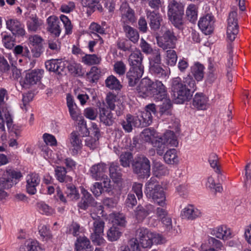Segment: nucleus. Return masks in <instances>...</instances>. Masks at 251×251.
I'll return each instance as SVG.
<instances>
[{
  "mask_svg": "<svg viewBox=\"0 0 251 251\" xmlns=\"http://www.w3.org/2000/svg\"><path fill=\"white\" fill-rule=\"evenodd\" d=\"M138 127H146L152 123V115L148 112H141L139 115L136 116Z\"/></svg>",
  "mask_w": 251,
  "mask_h": 251,
  "instance_id": "cd10ccee",
  "label": "nucleus"
},
{
  "mask_svg": "<svg viewBox=\"0 0 251 251\" xmlns=\"http://www.w3.org/2000/svg\"><path fill=\"white\" fill-rule=\"evenodd\" d=\"M47 23V31L55 37H59L60 34L62 24L65 28L66 34H69L72 32L73 26L71 21L64 15H61L59 18L54 15L50 16L48 18Z\"/></svg>",
  "mask_w": 251,
  "mask_h": 251,
  "instance_id": "f03ea898",
  "label": "nucleus"
},
{
  "mask_svg": "<svg viewBox=\"0 0 251 251\" xmlns=\"http://www.w3.org/2000/svg\"><path fill=\"white\" fill-rule=\"evenodd\" d=\"M43 72L42 70H35L27 74L25 79L20 81L21 85L23 88H27L30 85L36 84L40 81Z\"/></svg>",
  "mask_w": 251,
  "mask_h": 251,
  "instance_id": "9b49d317",
  "label": "nucleus"
},
{
  "mask_svg": "<svg viewBox=\"0 0 251 251\" xmlns=\"http://www.w3.org/2000/svg\"><path fill=\"white\" fill-rule=\"evenodd\" d=\"M165 161L170 164H173L177 161L176 150L174 149H170L167 151L164 155Z\"/></svg>",
  "mask_w": 251,
  "mask_h": 251,
  "instance_id": "a18cd8bd",
  "label": "nucleus"
},
{
  "mask_svg": "<svg viewBox=\"0 0 251 251\" xmlns=\"http://www.w3.org/2000/svg\"><path fill=\"white\" fill-rule=\"evenodd\" d=\"M149 58L150 63H161V52L159 49H154Z\"/></svg>",
  "mask_w": 251,
  "mask_h": 251,
  "instance_id": "338daca9",
  "label": "nucleus"
},
{
  "mask_svg": "<svg viewBox=\"0 0 251 251\" xmlns=\"http://www.w3.org/2000/svg\"><path fill=\"white\" fill-rule=\"evenodd\" d=\"M167 89L161 81H153L152 90L150 97L152 98L155 101L162 100L166 97Z\"/></svg>",
  "mask_w": 251,
  "mask_h": 251,
  "instance_id": "4468645a",
  "label": "nucleus"
},
{
  "mask_svg": "<svg viewBox=\"0 0 251 251\" xmlns=\"http://www.w3.org/2000/svg\"><path fill=\"white\" fill-rule=\"evenodd\" d=\"M109 174L113 180L118 182L122 177L121 170L118 163L112 162L110 164L109 168Z\"/></svg>",
  "mask_w": 251,
  "mask_h": 251,
  "instance_id": "c9c22d12",
  "label": "nucleus"
},
{
  "mask_svg": "<svg viewBox=\"0 0 251 251\" xmlns=\"http://www.w3.org/2000/svg\"><path fill=\"white\" fill-rule=\"evenodd\" d=\"M153 209V207L151 204L138 205L135 210V216L138 220L142 221L152 212Z\"/></svg>",
  "mask_w": 251,
  "mask_h": 251,
  "instance_id": "a878e982",
  "label": "nucleus"
},
{
  "mask_svg": "<svg viewBox=\"0 0 251 251\" xmlns=\"http://www.w3.org/2000/svg\"><path fill=\"white\" fill-rule=\"evenodd\" d=\"M145 193L148 198H151L159 205H166L165 194L155 178L151 177L147 182Z\"/></svg>",
  "mask_w": 251,
  "mask_h": 251,
  "instance_id": "20e7f679",
  "label": "nucleus"
},
{
  "mask_svg": "<svg viewBox=\"0 0 251 251\" xmlns=\"http://www.w3.org/2000/svg\"><path fill=\"white\" fill-rule=\"evenodd\" d=\"M123 27L126 36L133 43H137L139 39L137 30L127 25H123Z\"/></svg>",
  "mask_w": 251,
  "mask_h": 251,
  "instance_id": "2f4dec72",
  "label": "nucleus"
},
{
  "mask_svg": "<svg viewBox=\"0 0 251 251\" xmlns=\"http://www.w3.org/2000/svg\"><path fill=\"white\" fill-rule=\"evenodd\" d=\"M81 192L82 197L80 201L78 203V206L80 208L86 210L89 207H95L97 205V201L87 191L83 189Z\"/></svg>",
  "mask_w": 251,
  "mask_h": 251,
  "instance_id": "412c9836",
  "label": "nucleus"
},
{
  "mask_svg": "<svg viewBox=\"0 0 251 251\" xmlns=\"http://www.w3.org/2000/svg\"><path fill=\"white\" fill-rule=\"evenodd\" d=\"M155 134V131L154 129L146 128L142 132L141 137L143 140L147 142H152V139L154 137Z\"/></svg>",
  "mask_w": 251,
  "mask_h": 251,
  "instance_id": "3c124183",
  "label": "nucleus"
},
{
  "mask_svg": "<svg viewBox=\"0 0 251 251\" xmlns=\"http://www.w3.org/2000/svg\"><path fill=\"white\" fill-rule=\"evenodd\" d=\"M120 10L122 15V21L123 25L133 23L135 22V16L133 10L131 9L127 3H123Z\"/></svg>",
  "mask_w": 251,
  "mask_h": 251,
  "instance_id": "aec40b11",
  "label": "nucleus"
},
{
  "mask_svg": "<svg viewBox=\"0 0 251 251\" xmlns=\"http://www.w3.org/2000/svg\"><path fill=\"white\" fill-rule=\"evenodd\" d=\"M101 71L97 67L93 66L91 68L90 72L87 74L88 78L94 82L98 80L100 75Z\"/></svg>",
  "mask_w": 251,
  "mask_h": 251,
  "instance_id": "0e129e2a",
  "label": "nucleus"
},
{
  "mask_svg": "<svg viewBox=\"0 0 251 251\" xmlns=\"http://www.w3.org/2000/svg\"><path fill=\"white\" fill-rule=\"evenodd\" d=\"M177 55L174 50H169L166 51L167 63L170 66H174L177 60Z\"/></svg>",
  "mask_w": 251,
  "mask_h": 251,
  "instance_id": "680f3d73",
  "label": "nucleus"
},
{
  "mask_svg": "<svg viewBox=\"0 0 251 251\" xmlns=\"http://www.w3.org/2000/svg\"><path fill=\"white\" fill-rule=\"evenodd\" d=\"M106 165L103 163H99L93 165L90 169L91 176L96 180H100L104 177L106 172Z\"/></svg>",
  "mask_w": 251,
  "mask_h": 251,
  "instance_id": "4be33fe9",
  "label": "nucleus"
},
{
  "mask_svg": "<svg viewBox=\"0 0 251 251\" xmlns=\"http://www.w3.org/2000/svg\"><path fill=\"white\" fill-rule=\"evenodd\" d=\"M153 147L156 149L157 154L159 155H162L165 151L166 145L162 141V139L159 138H156L152 142Z\"/></svg>",
  "mask_w": 251,
  "mask_h": 251,
  "instance_id": "49530a36",
  "label": "nucleus"
},
{
  "mask_svg": "<svg viewBox=\"0 0 251 251\" xmlns=\"http://www.w3.org/2000/svg\"><path fill=\"white\" fill-rule=\"evenodd\" d=\"M43 24V22L42 20L39 19L36 16L32 17L31 21L27 23V27L29 30L35 32L40 28Z\"/></svg>",
  "mask_w": 251,
  "mask_h": 251,
  "instance_id": "37998d69",
  "label": "nucleus"
},
{
  "mask_svg": "<svg viewBox=\"0 0 251 251\" xmlns=\"http://www.w3.org/2000/svg\"><path fill=\"white\" fill-rule=\"evenodd\" d=\"M168 7L169 20L174 26L180 28L183 23L184 6L182 3L176 0H171Z\"/></svg>",
  "mask_w": 251,
  "mask_h": 251,
  "instance_id": "39448f33",
  "label": "nucleus"
},
{
  "mask_svg": "<svg viewBox=\"0 0 251 251\" xmlns=\"http://www.w3.org/2000/svg\"><path fill=\"white\" fill-rule=\"evenodd\" d=\"M176 40L173 31L170 29H166L161 39H157V44L163 50L174 48Z\"/></svg>",
  "mask_w": 251,
  "mask_h": 251,
  "instance_id": "9d476101",
  "label": "nucleus"
},
{
  "mask_svg": "<svg viewBox=\"0 0 251 251\" xmlns=\"http://www.w3.org/2000/svg\"><path fill=\"white\" fill-rule=\"evenodd\" d=\"M143 55L140 50L133 51L129 56L128 62L130 67H135L143 66L142 65Z\"/></svg>",
  "mask_w": 251,
  "mask_h": 251,
  "instance_id": "c85d7f7f",
  "label": "nucleus"
},
{
  "mask_svg": "<svg viewBox=\"0 0 251 251\" xmlns=\"http://www.w3.org/2000/svg\"><path fill=\"white\" fill-rule=\"evenodd\" d=\"M40 182V177L38 174L32 173L26 177V189L27 192L30 195H34L37 192L36 187Z\"/></svg>",
  "mask_w": 251,
  "mask_h": 251,
  "instance_id": "6ab92c4d",
  "label": "nucleus"
},
{
  "mask_svg": "<svg viewBox=\"0 0 251 251\" xmlns=\"http://www.w3.org/2000/svg\"><path fill=\"white\" fill-rule=\"evenodd\" d=\"M193 105L198 109H206L207 106V98L202 94H196L193 98Z\"/></svg>",
  "mask_w": 251,
  "mask_h": 251,
  "instance_id": "c756f323",
  "label": "nucleus"
},
{
  "mask_svg": "<svg viewBox=\"0 0 251 251\" xmlns=\"http://www.w3.org/2000/svg\"><path fill=\"white\" fill-rule=\"evenodd\" d=\"M144 73V66L132 67H130L126 73V78L128 80V85L133 87L142 76Z\"/></svg>",
  "mask_w": 251,
  "mask_h": 251,
  "instance_id": "ddd939ff",
  "label": "nucleus"
},
{
  "mask_svg": "<svg viewBox=\"0 0 251 251\" xmlns=\"http://www.w3.org/2000/svg\"><path fill=\"white\" fill-rule=\"evenodd\" d=\"M218 160V156L215 153H212L210 154L208 159V161L211 167L215 170V172L216 173H217L219 175H220V176H222V175L221 174L220 169L219 168V167L217 165Z\"/></svg>",
  "mask_w": 251,
  "mask_h": 251,
  "instance_id": "4d7b16f0",
  "label": "nucleus"
},
{
  "mask_svg": "<svg viewBox=\"0 0 251 251\" xmlns=\"http://www.w3.org/2000/svg\"><path fill=\"white\" fill-rule=\"evenodd\" d=\"M237 13L235 11H231L227 19L226 30L227 38L230 41H233L238 33V25L237 23Z\"/></svg>",
  "mask_w": 251,
  "mask_h": 251,
  "instance_id": "1a4fd4ad",
  "label": "nucleus"
},
{
  "mask_svg": "<svg viewBox=\"0 0 251 251\" xmlns=\"http://www.w3.org/2000/svg\"><path fill=\"white\" fill-rule=\"evenodd\" d=\"M93 220V226L91 227L92 230L91 238L93 242L101 245L104 243L102 236L105 223L102 219Z\"/></svg>",
  "mask_w": 251,
  "mask_h": 251,
  "instance_id": "0eeeda50",
  "label": "nucleus"
},
{
  "mask_svg": "<svg viewBox=\"0 0 251 251\" xmlns=\"http://www.w3.org/2000/svg\"><path fill=\"white\" fill-rule=\"evenodd\" d=\"M86 1V5L93 7L96 6V4L100 2H101L103 4L105 8L108 10L109 12H111L113 11L115 6L114 4L112 2L111 0H85Z\"/></svg>",
  "mask_w": 251,
  "mask_h": 251,
  "instance_id": "f704fd0d",
  "label": "nucleus"
},
{
  "mask_svg": "<svg viewBox=\"0 0 251 251\" xmlns=\"http://www.w3.org/2000/svg\"><path fill=\"white\" fill-rule=\"evenodd\" d=\"M136 238H133L129 240L134 239L137 241V243L138 245L140 243L141 246L144 248H150L152 246V241H151V232L149 231L148 229L144 227H140L137 229L136 231ZM138 248H139V246H138ZM139 251L140 248H139Z\"/></svg>",
  "mask_w": 251,
  "mask_h": 251,
  "instance_id": "6e6552de",
  "label": "nucleus"
},
{
  "mask_svg": "<svg viewBox=\"0 0 251 251\" xmlns=\"http://www.w3.org/2000/svg\"><path fill=\"white\" fill-rule=\"evenodd\" d=\"M106 86L110 89L119 90L122 86L117 78L113 75L108 76L105 80Z\"/></svg>",
  "mask_w": 251,
  "mask_h": 251,
  "instance_id": "a19ab883",
  "label": "nucleus"
},
{
  "mask_svg": "<svg viewBox=\"0 0 251 251\" xmlns=\"http://www.w3.org/2000/svg\"><path fill=\"white\" fill-rule=\"evenodd\" d=\"M150 72L155 77L161 79H166L167 76L166 71L162 67L151 70Z\"/></svg>",
  "mask_w": 251,
  "mask_h": 251,
  "instance_id": "69168bd1",
  "label": "nucleus"
},
{
  "mask_svg": "<svg viewBox=\"0 0 251 251\" xmlns=\"http://www.w3.org/2000/svg\"><path fill=\"white\" fill-rule=\"evenodd\" d=\"M37 207L40 212L47 216L52 215L55 212L53 209L44 202H38Z\"/></svg>",
  "mask_w": 251,
  "mask_h": 251,
  "instance_id": "09e8293b",
  "label": "nucleus"
},
{
  "mask_svg": "<svg viewBox=\"0 0 251 251\" xmlns=\"http://www.w3.org/2000/svg\"><path fill=\"white\" fill-rule=\"evenodd\" d=\"M119 99L117 96L112 93H108L105 99L107 106L111 110H115V108L117 104L119 103Z\"/></svg>",
  "mask_w": 251,
  "mask_h": 251,
  "instance_id": "ea45409f",
  "label": "nucleus"
},
{
  "mask_svg": "<svg viewBox=\"0 0 251 251\" xmlns=\"http://www.w3.org/2000/svg\"><path fill=\"white\" fill-rule=\"evenodd\" d=\"M186 16L187 19L191 23H195L198 18L197 6L194 4H190L187 8Z\"/></svg>",
  "mask_w": 251,
  "mask_h": 251,
  "instance_id": "4c0bfd02",
  "label": "nucleus"
},
{
  "mask_svg": "<svg viewBox=\"0 0 251 251\" xmlns=\"http://www.w3.org/2000/svg\"><path fill=\"white\" fill-rule=\"evenodd\" d=\"M134 173L141 178L148 177L150 176L151 165L150 160L144 155L135 158L132 164Z\"/></svg>",
  "mask_w": 251,
  "mask_h": 251,
  "instance_id": "423d86ee",
  "label": "nucleus"
},
{
  "mask_svg": "<svg viewBox=\"0 0 251 251\" xmlns=\"http://www.w3.org/2000/svg\"><path fill=\"white\" fill-rule=\"evenodd\" d=\"M191 72L197 81H201L204 75V66L203 65L197 62L191 67Z\"/></svg>",
  "mask_w": 251,
  "mask_h": 251,
  "instance_id": "e433bc0d",
  "label": "nucleus"
},
{
  "mask_svg": "<svg viewBox=\"0 0 251 251\" xmlns=\"http://www.w3.org/2000/svg\"><path fill=\"white\" fill-rule=\"evenodd\" d=\"M75 249L77 251H92V246L89 240L85 236H79L75 244Z\"/></svg>",
  "mask_w": 251,
  "mask_h": 251,
  "instance_id": "7c9ffc66",
  "label": "nucleus"
},
{
  "mask_svg": "<svg viewBox=\"0 0 251 251\" xmlns=\"http://www.w3.org/2000/svg\"><path fill=\"white\" fill-rule=\"evenodd\" d=\"M46 68L50 71L61 75L65 72L66 67L70 73L78 76L82 75L81 66L75 63H68L59 60H50L46 62Z\"/></svg>",
  "mask_w": 251,
  "mask_h": 251,
  "instance_id": "7ed1b4c3",
  "label": "nucleus"
},
{
  "mask_svg": "<svg viewBox=\"0 0 251 251\" xmlns=\"http://www.w3.org/2000/svg\"><path fill=\"white\" fill-rule=\"evenodd\" d=\"M137 122L136 117L130 114L127 115L125 121H123L122 123V126L124 129L127 132H130L133 127H138V125Z\"/></svg>",
  "mask_w": 251,
  "mask_h": 251,
  "instance_id": "473e14b6",
  "label": "nucleus"
},
{
  "mask_svg": "<svg viewBox=\"0 0 251 251\" xmlns=\"http://www.w3.org/2000/svg\"><path fill=\"white\" fill-rule=\"evenodd\" d=\"M146 14L151 29L153 31L158 30L162 21V18L160 13L155 10L146 9Z\"/></svg>",
  "mask_w": 251,
  "mask_h": 251,
  "instance_id": "2eb2a0df",
  "label": "nucleus"
},
{
  "mask_svg": "<svg viewBox=\"0 0 251 251\" xmlns=\"http://www.w3.org/2000/svg\"><path fill=\"white\" fill-rule=\"evenodd\" d=\"M159 139H162V141L166 144H170L172 146L176 147L178 143L176 139L174 131H167L163 136L159 137Z\"/></svg>",
  "mask_w": 251,
  "mask_h": 251,
  "instance_id": "58836bf2",
  "label": "nucleus"
},
{
  "mask_svg": "<svg viewBox=\"0 0 251 251\" xmlns=\"http://www.w3.org/2000/svg\"><path fill=\"white\" fill-rule=\"evenodd\" d=\"M16 176L14 171L9 170L4 175V176L0 179V187L4 189L10 188L13 185L12 179Z\"/></svg>",
  "mask_w": 251,
  "mask_h": 251,
  "instance_id": "bb28decb",
  "label": "nucleus"
},
{
  "mask_svg": "<svg viewBox=\"0 0 251 251\" xmlns=\"http://www.w3.org/2000/svg\"><path fill=\"white\" fill-rule=\"evenodd\" d=\"M201 215L200 211L192 205H187L182 209L181 213V215L183 218L191 220L199 217Z\"/></svg>",
  "mask_w": 251,
  "mask_h": 251,
  "instance_id": "393cba45",
  "label": "nucleus"
},
{
  "mask_svg": "<svg viewBox=\"0 0 251 251\" xmlns=\"http://www.w3.org/2000/svg\"><path fill=\"white\" fill-rule=\"evenodd\" d=\"M122 228L113 225L107 231V237L111 242L117 241L122 236Z\"/></svg>",
  "mask_w": 251,
  "mask_h": 251,
  "instance_id": "72a5a7b5",
  "label": "nucleus"
},
{
  "mask_svg": "<svg viewBox=\"0 0 251 251\" xmlns=\"http://www.w3.org/2000/svg\"><path fill=\"white\" fill-rule=\"evenodd\" d=\"M153 81L148 77L143 78L136 87L139 95L143 98L150 97Z\"/></svg>",
  "mask_w": 251,
  "mask_h": 251,
  "instance_id": "f8f14e48",
  "label": "nucleus"
},
{
  "mask_svg": "<svg viewBox=\"0 0 251 251\" xmlns=\"http://www.w3.org/2000/svg\"><path fill=\"white\" fill-rule=\"evenodd\" d=\"M153 172L156 176H164L168 173L167 168L162 164L159 162L154 163L153 167Z\"/></svg>",
  "mask_w": 251,
  "mask_h": 251,
  "instance_id": "8fccbe9b",
  "label": "nucleus"
},
{
  "mask_svg": "<svg viewBox=\"0 0 251 251\" xmlns=\"http://www.w3.org/2000/svg\"><path fill=\"white\" fill-rule=\"evenodd\" d=\"M206 186L210 189L214 190L215 192H221L223 190V187L220 184H217L216 186L214 179L212 176L207 178Z\"/></svg>",
  "mask_w": 251,
  "mask_h": 251,
  "instance_id": "13d9d810",
  "label": "nucleus"
},
{
  "mask_svg": "<svg viewBox=\"0 0 251 251\" xmlns=\"http://www.w3.org/2000/svg\"><path fill=\"white\" fill-rule=\"evenodd\" d=\"M214 23L213 16L210 14H207L200 19L198 26L204 34H209L213 31Z\"/></svg>",
  "mask_w": 251,
  "mask_h": 251,
  "instance_id": "a211bd4d",
  "label": "nucleus"
},
{
  "mask_svg": "<svg viewBox=\"0 0 251 251\" xmlns=\"http://www.w3.org/2000/svg\"><path fill=\"white\" fill-rule=\"evenodd\" d=\"M201 251H219L225 249L223 243L212 237H208L207 242L202 243L200 247Z\"/></svg>",
  "mask_w": 251,
  "mask_h": 251,
  "instance_id": "dca6fc26",
  "label": "nucleus"
},
{
  "mask_svg": "<svg viewBox=\"0 0 251 251\" xmlns=\"http://www.w3.org/2000/svg\"><path fill=\"white\" fill-rule=\"evenodd\" d=\"M65 193L67 197L71 200H77L80 197L78 191L73 185H69L67 186Z\"/></svg>",
  "mask_w": 251,
  "mask_h": 251,
  "instance_id": "79ce46f5",
  "label": "nucleus"
},
{
  "mask_svg": "<svg viewBox=\"0 0 251 251\" xmlns=\"http://www.w3.org/2000/svg\"><path fill=\"white\" fill-rule=\"evenodd\" d=\"M55 176L58 181L63 182L66 180L67 172L64 167L57 166L55 169Z\"/></svg>",
  "mask_w": 251,
  "mask_h": 251,
  "instance_id": "052dcab7",
  "label": "nucleus"
},
{
  "mask_svg": "<svg viewBox=\"0 0 251 251\" xmlns=\"http://www.w3.org/2000/svg\"><path fill=\"white\" fill-rule=\"evenodd\" d=\"M210 234L217 238L224 241L232 238V231L225 225H221L211 229Z\"/></svg>",
  "mask_w": 251,
  "mask_h": 251,
  "instance_id": "f3484780",
  "label": "nucleus"
},
{
  "mask_svg": "<svg viewBox=\"0 0 251 251\" xmlns=\"http://www.w3.org/2000/svg\"><path fill=\"white\" fill-rule=\"evenodd\" d=\"M196 89L195 80L192 76L188 75L182 80L180 77L174 78L172 82V91L177 103H183L192 96L191 92Z\"/></svg>",
  "mask_w": 251,
  "mask_h": 251,
  "instance_id": "f257e3e1",
  "label": "nucleus"
},
{
  "mask_svg": "<svg viewBox=\"0 0 251 251\" xmlns=\"http://www.w3.org/2000/svg\"><path fill=\"white\" fill-rule=\"evenodd\" d=\"M25 246H27L28 251H42V248L37 241L27 240L25 242Z\"/></svg>",
  "mask_w": 251,
  "mask_h": 251,
  "instance_id": "774afa93",
  "label": "nucleus"
},
{
  "mask_svg": "<svg viewBox=\"0 0 251 251\" xmlns=\"http://www.w3.org/2000/svg\"><path fill=\"white\" fill-rule=\"evenodd\" d=\"M157 101H161L162 103L159 105L160 112L163 114L167 113H169V110L172 106V103L171 100L168 98L167 94L166 97L162 100H157Z\"/></svg>",
  "mask_w": 251,
  "mask_h": 251,
  "instance_id": "5fc2aeb1",
  "label": "nucleus"
},
{
  "mask_svg": "<svg viewBox=\"0 0 251 251\" xmlns=\"http://www.w3.org/2000/svg\"><path fill=\"white\" fill-rule=\"evenodd\" d=\"M121 165L124 167H128L130 162L133 160L132 154L128 151L122 153L120 156Z\"/></svg>",
  "mask_w": 251,
  "mask_h": 251,
  "instance_id": "c03bdc74",
  "label": "nucleus"
},
{
  "mask_svg": "<svg viewBox=\"0 0 251 251\" xmlns=\"http://www.w3.org/2000/svg\"><path fill=\"white\" fill-rule=\"evenodd\" d=\"M120 251H139L136 240L133 239L128 242L127 245L121 246Z\"/></svg>",
  "mask_w": 251,
  "mask_h": 251,
  "instance_id": "6e6d98bb",
  "label": "nucleus"
},
{
  "mask_svg": "<svg viewBox=\"0 0 251 251\" xmlns=\"http://www.w3.org/2000/svg\"><path fill=\"white\" fill-rule=\"evenodd\" d=\"M4 115L9 132L11 135H13L16 134V128L15 125L13 124V122L11 116L8 111L5 112Z\"/></svg>",
  "mask_w": 251,
  "mask_h": 251,
  "instance_id": "864d4df0",
  "label": "nucleus"
},
{
  "mask_svg": "<svg viewBox=\"0 0 251 251\" xmlns=\"http://www.w3.org/2000/svg\"><path fill=\"white\" fill-rule=\"evenodd\" d=\"M80 134L76 131H73L70 135L69 141L74 155L77 154L82 147V140Z\"/></svg>",
  "mask_w": 251,
  "mask_h": 251,
  "instance_id": "5701e85b",
  "label": "nucleus"
},
{
  "mask_svg": "<svg viewBox=\"0 0 251 251\" xmlns=\"http://www.w3.org/2000/svg\"><path fill=\"white\" fill-rule=\"evenodd\" d=\"M103 206L101 205H97L93 208L90 214L91 217L93 220L102 219L101 217L103 216Z\"/></svg>",
  "mask_w": 251,
  "mask_h": 251,
  "instance_id": "bf43d9fd",
  "label": "nucleus"
},
{
  "mask_svg": "<svg viewBox=\"0 0 251 251\" xmlns=\"http://www.w3.org/2000/svg\"><path fill=\"white\" fill-rule=\"evenodd\" d=\"M113 223V225L116 226H120V227L122 228V227L125 226L126 225V218L124 215L121 213H117L114 215V218L112 221Z\"/></svg>",
  "mask_w": 251,
  "mask_h": 251,
  "instance_id": "e2e57ef3",
  "label": "nucleus"
},
{
  "mask_svg": "<svg viewBox=\"0 0 251 251\" xmlns=\"http://www.w3.org/2000/svg\"><path fill=\"white\" fill-rule=\"evenodd\" d=\"M82 62L89 65L100 63L101 58L96 54H86L82 58Z\"/></svg>",
  "mask_w": 251,
  "mask_h": 251,
  "instance_id": "de8ad7c7",
  "label": "nucleus"
},
{
  "mask_svg": "<svg viewBox=\"0 0 251 251\" xmlns=\"http://www.w3.org/2000/svg\"><path fill=\"white\" fill-rule=\"evenodd\" d=\"M3 42L6 48L12 49L14 53L16 54L15 38L10 36L5 35L3 38Z\"/></svg>",
  "mask_w": 251,
  "mask_h": 251,
  "instance_id": "603ef678",
  "label": "nucleus"
},
{
  "mask_svg": "<svg viewBox=\"0 0 251 251\" xmlns=\"http://www.w3.org/2000/svg\"><path fill=\"white\" fill-rule=\"evenodd\" d=\"M99 119L100 122L106 126H111L114 123L112 113L105 107L99 108Z\"/></svg>",
  "mask_w": 251,
  "mask_h": 251,
  "instance_id": "b1692460",
  "label": "nucleus"
}]
</instances>
